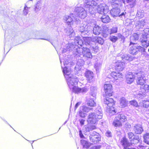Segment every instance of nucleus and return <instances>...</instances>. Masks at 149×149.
I'll return each mask as SVG.
<instances>
[{
	"label": "nucleus",
	"mask_w": 149,
	"mask_h": 149,
	"mask_svg": "<svg viewBox=\"0 0 149 149\" xmlns=\"http://www.w3.org/2000/svg\"><path fill=\"white\" fill-rule=\"evenodd\" d=\"M101 0H85L84 4H78L74 10V13L81 19L85 18L87 16V13L94 15L95 13V8Z\"/></svg>",
	"instance_id": "1"
},
{
	"label": "nucleus",
	"mask_w": 149,
	"mask_h": 149,
	"mask_svg": "<svg viewBox=\"0 0 149 149\" xmlns=\"http://www.w3.org/2000/svg\"><path fill=\"white\" fill-rule=\"evenodd\" d=\"M63 72L69 88L73 92L77 94L84 93L88 91V89L86 87L81 88L77 86L79 79L76 77L72 74L70 68L65 67L63 69Z\"/></svg>",
	"instance_id": "2"
},
{
	"label": "nucleus",
	"mask_w": 149,
	"mask_h": 149,
	"mask_svg": "<svg viewBox=\"0 0 149 149\" xmlns=\"http://www.w3.org/2000/svg\"><path fill=\"white\" fill-rule=\"evenodd\" d=\"M77 48L75 54V57L78 58L77 64L75 68L76 71L81 73V67L84 64V61L81 58L85 57L87 58H92V56L90 49L87 48H80L79 46Z\"/></svg>",
	"instance_id": "3"
},
{
	"label": "nucleus",
	"mask_w": 149,
	"mask_h": 149,
	"mask_svg": "<svg viewBox=\"0 0 149 149\" xmlns=\"http://www.w3.org/2000/svg\"><path fill=\"white\" fill-rule=\"evenodd\" d=\"M102 115L101 108L99 107H98L96 109V113H89L88 116L87 121L89 124L96 126L98 120L102 118Z\"/></svg>",
	"instance_id": "4"
},
{
	"label": "nucleus",
	"mask_w": 149,
	"mask_h": 149,
	"mask_svg": "<svg viewBox=\"0 0 149 149\" xmlns=\"http://www.w3.org/2000/svg\"><path fill=\"white\" fill-rule=\"evenodd\" d=\"M104 103L106 105L107 111L110 114L114 115L117 112L114 108L113 107L114 104L113 100L111 98H107L104 100Z\"/></svg>",
	"instance_id": "5"
},
{
	"label": "nucleus",
	"mask_w": 149,
	"mask_h": 149,
	"mask_svg": "<svg viewBox=\"0 0 149 149\" xmlns=\"http://www.w3.org/2000/svg\"><path fill=\"white\" fill-rule=\"evenodd\" d=\"M75 14L72 13L69 15H65L63 18L64 22L68 25H71L74 22L76 23H78L79 21L77 16H76Z\"/></svg>",
	"instance_id": "6"
},
{
	"label": "nucleus",
	"mask_w": 149,
	"mask_h": 149,
	"mask_svg": "<svg viewBox=\"0 0 149 149\" xmlns=\"http://www.w3.org/2000/svg\"><path fill=\"white\" fill-rule=\"evenodd\" d=\"M120 10L118 7L113 8L110 11V13L111 15L114 17L118 16L120 17L122 20H124L126 19L127 16L126 12L125 11L121 13L119 15Z\"/></svg>",
	"instance_id": "7"
},
{
	"label": "nucleus",
	"mask_w": 149,
	"mask_h": 149,
	"mask_svg": "<svg viewBox=\"0 0 149 149\" xmlns=\"http://www.w3.org/2000/svg\"><path fill=\"white\" fill-rule=\"evenodd\" d=\"M135 75L137 84L141 86L143 85L147 79V78L145 77L146 74L143 72H136Z\"/></svg>",
	"instance_id": "8"
},
{
	"label": "nucleus",
	"mask_w": 149,
	"mask_h": 149,
	"mask_svg": "<svg viewBox=\"0 0 149 149\" xmlns=\"http://www.w3.org/2000/svg\"><path fill=\"white\" fill-rule=\"evenodd\" d=\"M102 1V0L100 1L97 5L95 7V9L96 12V7H97V13L101 14H107L109 11L108 7L104 3H101L99 5V4L100 2Z\"/></svg>",
	"instance_id": "9"
},
{
	"label": "nucleus",
	"mask_w": 149,
	"mask_h": 149,
	"mask_svg": "<svg viewBox=\"0 0 149 149\" xmlns=\"http://www.w3.org/2000/svg\"><path fill=\"white\" fill-rule=\"evenodd\" d=\"M84 23V22L81 24L80 26V31L82 35H85L86 34L89 35L91 32L92 27L90 26L85 24Z\"/></svg>",
	"instance_id": "10"
},
{
	"label": "nucleus",
	"mask_w": 149,
	"mask_h": 149,
	"mask_svg": "<svg viewBox=\"0 0 149 149\" xmlns=\"http://www.w3.org/2000/svg\"><path fill=\"white\" fill-rule=\"evenodd\" d=\"M94 37H85L83 38L84 41L85 42L86 45L88 44V45H91L90 48L91 49H93L94 51H96L98 47L97 46L94 45V41L93 39Z\"/></svg>",
	"instance_id": "11"
},
{
	"label": "nucleus",
	"mask_w": 149,
	"mask_h": 149,
	"mask_svg": "<svg viewBox=\"0 0 149 149\" xmlns=\"http://www.w3.org/2000/svg\"><path fill=\"white\" fill-rule=\"evenodd\" d=\"M148 34H143L139 39V41L141 43L142 45L145 47H147L149 46V41L148 40Z\"/></svg>",
	"instance_id": "12"
},
{
	"label": "nucleus",
	"mask_w": 149,
	"mask_h": 149,
	"mask_svg": "<svg viewBox=\"0 0 149 149\" xmlns=\"http://www.w3.org/2000/svg\"><path fill=\"white\" fill-rule=\"evenodd\" d=\"M128 136L131 143L136 144L140 142V139L138 135H134L132 132L128 133Z\"/></svg>",
	"instance_id": "13"
},
{
	"label": "nucleus",
	"mask_w": 149,
	"mask_h": 149,
	"mask_svg": "<svg viewBox=\"0 0 149 149\" xmlns=\"http://www.w3.org/2000/svg\"><path fill=\"white\" fill-rule=\"evenodd\" d=\"M89 138L91 141L94 143H97L100 140V135L98 133L93 132L90 136Z\"/></svg>",
	"instance_id": "14"
},
{
	"label": "nucleus",
	"mask_w": 149,
	"mask_h": 149,
	"mask_svg": "<svg viewBox=\"0 0 149 149\" xmlns=\"http://www.w3.org/2000/svg\"><path fill=\"white\" fill-rule=\"evenodd\" d=\"M104 91L107 96H109L112 95V86L109 84H106L104 85Z\"/></svg>",
	"instance_id": "15"
},
{
	"label": "nucleus",
	"mask_w": 149,
	"mask_h": 149,
	"mask_svg": "<svg viewBox=\"0 0 149 149\" xmlns=\"http://www.w3.org/2000/svg\"><path fill=\"white\" fill-rule=\"evenodd\" d=\"M134 73V74L131 72H128L126 75V82L127 84H130L132 83L134 80V78L136 79V74Z\"/></svg>",
	"instance_id": "16"
},
{
	"label": "nucleus",
	"mask_w": 149,
	"mask_h": 149,
	"mask_svg": "<svg viewBox=\"0 0 149 149\" xmlns=\"http://www.w3.org/2000/svg\"><path fill=\"white\" fill-rule=\"evenodd\" d=\"M130 45L131 47L129 50V53L133 55L137 54L138 53L137 45L133 43L132 42H130Z\"/></svg>",
	"instance_id": "17"
},
{
	"label": "nucleus",
	"mask_w": 149,
	"mask_h": 149,
	"mask_svg": "<svg viewBox=\"0 0 149 149\" xmlns=\"http://www.w3.org/2000/svg\"><path fill=\"white\" fill-rule=\"evenodd\" d=\"M111 76L116 80H121L123 76L120 72H113L111 74Z\"/></svg>",
	"instance_id": "18"
},
{
	"label": "nucleus",
	"mask_w": 149,
	"mask_h": 149,
	"mask_svg": "<svg viewBox=\"0 0 149 149\" xmlns=\"http://www.w3.org/2000/svg\"><path fill=\"white\" fill-rule=\"evenodd\" d=\"M85 75L88 82H91L93 81L94 76L93 72L89 70L87 71L85 73Z\"/></svg>",
	"instance_id": "19"
},
{
	"label": "nucleus",
	"mask_w": 149,
	"mask_h": 149,
	"mask_svg": "<svg viewBox=\"0 0 149 149\" xmlns=\"http://www.w3.org/2000/svg\"><path fill=\"white\" fill-rule=\"evenodd\" d=\"M120 144L124 147V149H126L127 147L130 146L131 145V144L129 142L128 140L125 137L121 139Z\"/></svg>",
	"instance_id": "20"
},
{
	"label": "nucleus",
	"mask_w": 149,
	"mask_h": 149,
	"mask_svg": "<svg viewBox=\"0 0 149 149\" xmlns=\"http://www.w3.org/2000/svg\"><path fill=\"white\" fill-rule=\"evenodd\" d=\"M146 24V21L142 19L136 21V26L137 29L143 28Z\"/></svg>",
	"instance_id": "21"
},
{
	"label": "nucleus",
	"mask_w": 149,
	"mask_h": 149,
	"mask_svg": "<svg viewBox=\"0 0 149 149\" xmlns=\"http://www.w3.org/2000/svg\"><path fill=\"white\" fill-rule=\"evenodd\" d=\"M133 130L136 134H141L143 131L141 125L139 124L135 125L134 127Z\"/></svg>",
	"instance_id": "22"
},
{
	"label": "nucleus",
	"mask_w": 149,
	"mask_h": 149,
	"mask_svg": "<svg viewBox=\"0 0 149 149\" xmlns=\"http://www.w3.org/2000/svg\"><path fill=\"white\" fill-rule=\"evenodd\" d=\"M125 66V63L123 62H116V69L119 71L123 70Z\"/></svg>",
	"instance_id": "23"
},
{
	"label": "nucleus",
	"mask_w": 149,
	"mask_h": 149,
	"mask_svg": "<svg viewBox=\"0 0 149 149\" xmlns=\"http://www.w3.org/2000/svg\"><path fill=\"white\" fill-rule=\"evenodd\" d=\"M116 118L118 120H119L121 122H124L127 120L126 116L123 113H119L116 116Z\"/></svg>",
	"instance_id": "24"
},
{
	"label": "nucleus",
	"mask_w": 149,
	"mask_h": 149,
	"mask_svg": "<svg viewBox=\"0 0 149 149\" xmlns=\"http://www.w3.org/2000/svg\"><path fill=\"white\" fill-rule=\"evenodd\" d=\"M96 127L95 125L88 123V125H86L84 126V131L87 132L94 130L96 129Z\"/></svg>",
	"instance_id": "25"
},
{
	"label": "nucleus",
	"mask_w": 149,
	"mask_h": 149,
	"mask_svg": "<svg viewBox=\"0 0 149 149\" xmlns=\"http://www.w3.org/2000/svg\"><path fill=\"white\" fill-rule=\"evenodd\" d=\"M101 27L98 25H95L93 29V33L95 35H98L101 32Z\"/></svg>",
	"instance_id": "26"
},
{
	"label": "nucleus",
	"mask_w": 149,
	"mask_h": 149,
	"mask_svg": "<svg viewBox=\"0 0 149 149\" xmlns=\"http://www.w3.org/2000/svg\"><path fill=\"white\" fill-rule=\"evenodd\" d=\"M83 44L81 38L79 37H76L74 40V45L76 46L79 45L81 47Z\"/></svg>",
	"instance_id": "27"
},
{
	"label": "nucleus",
	"mask_w": 149,
	"mask_h": 149,
	"mask_svg": "<svg viewBox=\"0 0 149 149\" xmlns=\"http://www.w3.org/2000/svg\"><path fill=\"white\" fill-rule=\"evenodd\" d=\"M90 95V97H93L94 98H96V94L97 92V88L96 87L91 86V87Z\"/></svg>",
	"instance_id": "28"
},
{
	"label": "nucleus",
	"mask_w": 149,
	"mask_h": 149,
	"mask_svg": "<svg viewBox=\"0 0 149 149\" xmlns=\"http://www.w3.org/2000/svg\"><path fill=\"white\" fill-rule=\"evenodd\" d=\"M42 4L41 0H39L35 6L34 10L36 13L39 12L40 10Z\"/></svg>",
	"instance_id": "29"
},
{
	"label": "nucleus",
	"mask_w": 149,
	"mask_h": 149,
	"mask_svg": "<svg viewBox=\"0 0 149 149\" xmlns=\"http://www.w3.org/2000/svg\"><path fill=\"white\" fill-rule=\"evenodd\" d=\"M141 105L146 109L147 111H149V100H143L140 103Z\"/></svg>",
	"instance_id": "30"
},
{
	"label": "nucleus",
	"mask_w": 149,
	"mask_h": 149,
	"mask_svg": "<svg viewBox=\"0 0 149 149\" xmlns=\"http://www.w3.org/2000/svg\"><path fill=\"white\" fill-rule=\"evenodd\" d=\"M109 1L113 8L118 7L119 4L120 3V0H109Z\"/></svg>",
	"instance_id": "31"
},
{
	"label": "nucleus",
	"mask_w": 149,
	"mask_h": 149,
	"mask_svg": "<svg viewBox=\"0 0 149 149\" xmlns=\"http://www.w3.org/2000/svg\"><path fill=\"white\" fill-rule=\"evenodd\" d=\"M127 101L125 97H122L120 100L119 105L121 108H124L127 106Z\"/></svg>",
	"instance_id": "32"
},
{
	"label": "nucleus",
	"mask_w": 149,
	"mask_h": 149,
	"mask_svg": "<svg viewBox=\"0 0 149 149\" xmlns=\"http://www.w3.org/2000/svg\"><path fill=\"white\" fill-rule=\"evenodd\" d=\"M122 58L123 61H131L134 59V57L129 54H125L122 56Z\"/></svg>",
	"instance_id": "33"
},
{
	"label": "nucleus",
	"mask_w": 149,
	"mask_h": 149,
	"mask_svg": "<svg viewBox=\"0 0 149 149\" xmlns=\"http://www.w3.org/2000/svg\"><path fill=\"white\" fill-rule=\"evenodd\" d=\"M93 40L94 41V45H95L97 43L102 45L104 42L103 39L102 38L100 37H94Z\"/></svg>",
	"instance_id": "34"
},
{
	"label": "nucleus",
	"mask_w": 149,
	"mask_h": 149,
	"mask_svg": "<svg viewBox=\"0 0 149 149\" xmlns=\"http://www.w3.org/2000/svg\"><path fill=\"white\" fill-rule=\"evenodd\" d=\"M140 90L141 91L146 93V92H148L149 91V85L143 84L140 87Z\"/></svg>",
	"instance_id": "35"
},
{
	"label": "nucleus",
	"mask_w": 149,
	"mask_h": 149,
	"mask_svg": "<svg viewBox=\"0 0 149 149\" xmlns=\"http://www.w3.org/2000/svg\"><path fill=\"white\" fill-rule=\"evenodd\" d=\"M101 19L103 23H107L109 22L110 20L109 17L108 15H103L101 18Z\"/></svg>",
	"instance_id": "36"
},
{
	"label": "nucleus",
	"mask_w": 149,
	"mask_h": 149,
	"mask_svg": "<svg viewBox=\"0 0 149 149\" xmlns=\"http://www.w3.org/2000/svg\"><path fill=\"white\" fill-rule=\"evenodd\" d=\"M139 35L137 33H134L130 37V42H132V41H136L139 39Z\"/></svg>",
	"instance_id": "37"
},
{
	"label": "nucleus",
	"mask_w": 149,
	"mask_h": 149,
	"mask_svg": "<svg viewBox=\"0 0 149 149\" xmlns=\"http://www.w3.org/2000/svg\"><path fill=\"white\" fill-rule=\"evenodd\" d=\"M102 34L104 38H106L109 34H111L109 30L107 28L103 30Z\"/></svg>",
	"instance_id": "38"
},
{
	"label": "nucleus",
	"mask_w": 149,
	"mask_h": 149,
	"mask_svg": "<svg viewBox=\"0 0 149 149\" xmlns=\"http://www.w3.org/2000/svg\"><path fill=\"white\" fill-rule=\"evenodd\" d=\"M116 118L114 119L113 124L116 127H119L122 126L121 122L119 120H117Z\"/></svg>",
	"instance_id": "39"
},
{
	"label": "nucleus",
	"mask_w": 149,
	"mask_h": 149,
	"mask_svg": "<svg viewBox=\"0 0 149 149\" xmlns=\"http://www.w3.org/2000/svg\"><path fill=\"white\" fill-rule=\"evenodd\" d=\"M66 46L67 49H64L63 50H62V53H63L66 52L68 51H70L72 50V48L74 47L73 45H72L71 44L66 45Z\"/></svg>",
	"instance_id": "40"
},
{
	"label": "nucleus",
	"mask_w": 149,
	"mask_h": 149,
	"mask_svg": "<svg viewBox=\"0 0 149 149\" xmlns=\"http://www.w3.org/2000/svg\"><path fill=\"white\" fill-rule=\"evenodd\" d=\"M96 98H92V99L89 100L87 103V104L88 106L91 107H93L96 106V103L94 102V99Z\"/></svg>",
	"instance_id": "41"
},
{
	"label": "nucleus",
	"mask_w": 149,
	"mask_h": 149,
	"mask_svg": "<svg viewBox=\"0 0 149 149\" xmlns=\"http://www.w3.org/2000/svg\"><path fill=\"white\" fill-rule=\"evenodd\" d=\"M143 138L144 141L147 144H149V133L144 134Z\"/></svg>",
	"instance_id": "42"
},
{
	"label": "nucleus",
	"mask_w": 149,
	"mask_h": 149,
	"mask_svg": "<svg viewBox=\"0 0 149 149\" xmlns=\"http://www.w3.org/2000/svg\"><path fill=\"white\" fill-rule=\"evenodd\" d=\"M81 143L83 148H87L89 147V144L88 142L84 140H81Z\"/></svg>",
	"instance_id": "43"
},
{
	"label": "nucleus",
	"mask_w": 149,
	"mask_h": 149,
	"mask_svg": "<svg viewBox=\"0 0 149 149\" xmlns=\"http://www.w3.org/2000/svg\"><path fill=\"white\" fill-rule=\"evenodd\" d=\"M144 15V11L143 10H140L137 11L136 15L138 17H142Z\"/></svg>",
	"instance_id": "44"
},
{
	"label": "nucleus",
	"mask_w": 149,
	"mask_h": 149,
	"mask_svg": "<svg viewBox=\"0 0 149 149\" xmlns=\"http://www.w3.org/2000/svg\"><path fill=\"white\" fill-rule=\"evenodd\" d=\"M67 35L70 37H72L75 36V34L72 29H71L67 32Z\"/></svg>",
	"instance_id": "45"
},
{
	"label": "nucleus",
	"mask_w": 149,
	"mask_h": 149,
	"mask_svg": "<svg viewBox=\"0 0 149 149\" xmlns=\"http://www.w3.org/2000/svg\"><path fill=\"white\" fill-rule=\"evenodd\" d=\"M38 33V31L35 32H33V33L32 34V35L33 36H34L33 37V38L34 39H42L45 40L47 41H48L49 42H50V40L49 39H45L43 38H36L37 35Z\"/></svg>",
	"instance_id": "46"
},
{
	"label": "nucleus",
	"mask_w": 149,
	"mask_h": 149,
	"mask_svg": "<svg viewBox=\"0 0 149 149\" xmlns=\"http://www.w3.org/2000/svg\"><path fill=\"white\" fill-rule=\"evenodd\" d=\"M80 109L86 113L88 112L90 110L92 109L86 106H83L81 107Z\"/></svg>",
	"instance_id": "47"
},
{
	"label": "nucleus",
	"mask_w": 149,
	"mask_h": 149,
	"mask_svg": "<svg viewBox=\"0 0 149 149\" xmlns=\"http://www.w3.org/2000/svg\"><path fill=\"white\" fill-rule=\"evenodd\" d=\"M146 93L143 92H140V93L137 94V97L139 98L142 99L146 96Z\"/></svg>",
	"instance_id": "48"
},
{
	"label": "nucleus",
	"mask_w": 149,
	"mask_h": 149,
	"mask_svg": "<svg viewBox=\"0 0 149 149\" xmlns=\"http://www.w3.org/2000/svg\"><path fill=\"white\" fill-rule=\"evenodd\" d=\"M64 62V66H65V67L63 69H63L65 67H66L67 68H69L70 69V70H71V68H69V65H70L71 64L68 61V60L67 59L63 61Z\"/></svg>",
	"instance_id": "49"
},
{
	"label": "nucleus",
	"mask_w": 149,
	"mask_h": 149,
	"mask_svg": "<svg viewBox=\"0 0 149 149\" xmlns=\"http://www.w3.org/2000/svg\"><path fill=\"white\" fill-rule=\"evenodd\" d=\"M79 115L81 117L84 118L86 116V113L80 109L79 112Z\"/></svg>",
	"instance_id": "50"
},
{
	"label": "nucleus",
	"mask_w": 149,
	"mask_h": 149,
	"mask_svg": "<svg viewBox=\"0 0 149 149\" xmlns=\"http://www.w3.org/2000/svg\"><path fill=\"white\" fill-rule=\"evenodd\" d=\"M118 30V27H113L111 29L110 34L116 33L117 32Z\"/></svg>",
	"instance_id": "51"
},
{
	"label": "nucleus",
	"mask_w": 149,
	"mask_h": 149,
	"mask_svg": "<svg viewBox=\"0 0 149 149\" xmlns=\"http://www.w3.org/2000/svg\"><path fill=\"white\" fill-rule=\"evenodd\" d=\"M109 39L113 42H115L118 40V37L115 36H111L109 37Z\"/></svg>",
	"instance_id": "52"
},
{
	"label": "nucleus",
	"mask_w": 149,
	"mask_h": 149,
	"mask_svg": "<svg viewBox=\"0 0 149 149\" xmlns=\"http://www.w3.org/2000/svg\"><path fill=\"white\" fill-rule=\"evenodd\" d=\"M128 4L131 7H132L136 5V1L135 0H130Z\"/></svg>",
	"instance_id": "53"
},
{
	"label": "nucleus",
	"mask_w": 149,
	"mask_h": 149,
	"mask_svg": "<svg viewBox=\"0 0 149 149\" xmlns=\"http://www.w3.org/2000/svg\"><path fill=\"white\" fill-rule=\"evenodd\" d=\"M130 103L131 105H132L136 107H137L138 106V104L137 102L135 100H132L130 101Z\"/></svg>",
	"instance_id": "54"
},
{
	"label": "nucleus",
	"mask_w": 149,
	"mask_h": 149,
	"mask_svg": "<svg viewBox=\"0 0 149 149\" xmlns=\"http://www.w3.org/2000/svg\"><path fill=\"white\" fill-rule=\"evenodd\" d=\"M100 67L101 64L100 63H95L94 65V67L97 70H98Z\"/></svg>",
	"instance_id": "55"
},
{
	"label": "nucleus",
	"mask_w": 149,
	"mask_h": 149,
	"mask_svg": "<svg viewBox=\"0 0 149 149\" xmlns=\"http://www.w3.org/2000/svg\"><path fill=\"white\" fill-rule=\"evenodd\" d=\"M137 52L138 51L145 52V49L144 48L137 45Z\"/></svg>",
	"instance_id": "56"
},
{
	"label": "nucleus",
	"mask_w": 149,
	"mask_h": 149,
	"mask_svg": "<svg viewBox=\"0 0 149 149\" xmlns=\"http://www.w3.org/2000/svg\"><path fill=\"white\" fill-rule=\"evenodd\" d=\"M28 8L26 6L24 8V10H23V14L25 15H26L28 13Z\"/></svg>",
	"instance_id": "57"
},
{
	"label": "nucleus",
	"mask_w": 149,
	"mask_h": 149,
	"mask_svg": "<svg viewBox=\"0 0 149 149\" xmlns=\"http://www.w3.org/2000/svg\"><path fill=\"white\" fill-rule=\"evenodd\" d=\"M117 37H118V38H120L122 39L124 38V36H123L120 33H118L117 35Z\"/></svg>",
	"instance_id": "58"
},
{
	"label": "nucleus",
	"mask_w": 149,
	"mask_h": 149,
	"mask_svg": "<svg viewBox=\"0 0 149 149\" xmlns=\"http://www.w3.org/2000/svg\"><path fill=\"white\" fill-rule=\"evenodd\" d=\"M106 135L107 137H111L112 136V134L111 132L108 131L106 133Z\"/></svg>",
	"instance_id": "59"
},
{
	"label": "nucleus",
	"mask_w": 149,
	"mask_h": 149,
	"mask_svg": "<svg viewBox=\"0 0 149 149\" xmlns=\"http://www.w3.org/2000/svg\"><path fill=\"white\" fill-rule=\"evenodd\" d=\"M79 121L81 126H82L84 125V122L85 121V120L83 119H80L79 120Z\"/></svg>",
	"instance_id": "60"
},
{
	"label": "nucleus",
	"mask_w": 149,
	"mask_h": 149,
	"mask_svg": "<svg viewBox=\"0 0 149 149\" xmlns=\"http://www.w3.org/2000/svg\"><path fill=\"white\" fill-rule=\"evenodd\" d=\"M120 3L121 2V1H122L123 3L125 4L126 3H129V1L130 0H120Z\"/></svg>",
	"instance_id": "61"
},
{
	"label": "nucleus",
	"mask_w": 149,
	"mask_h": 149,
	"mask_svg": "<svg viewBox=\"0 0 149 149\" xmlns=\"http://www.w3.org/2000/svg\"><path fill=\"white\" fill-rule=\"evenodd\" d=\"M144 32L145 33V34H148L147 33H149V28H146L145 29L143 30Z\"/></svg>",
	"instance_id": "62"
},
{
	"label": "nucleus",
	"mask_w": 149,
	"mask_h": 149,
	"mask_svg": "<svg viewBox=\"0 0 149 149\" xmlns=\"http://www.w3.org/2000/svg\"><path fill=\"white\" fill-rule=\"evenodd\" d=\"M81 104V102H78L76 103L75 106V109H76Z\"/></svg>",
	"instance_id": "63"
},
{
	"label": "nucleus",
	"mask_w": 149,
	"mask_h": 149,
	"mask_svg": "<svg viewBox=\"0 0 149 149\" xmlns=\"http://www.w3.org/2000/svg\"><path fill=\"white\" fill-rule=\"evenodd\" d=\"M79 134L80 136V137L81 138H84V136L83 134H82V132L81 130H80L79 131Z\"/></svg>",
	"instance_id": "64"
}]
</instances>
